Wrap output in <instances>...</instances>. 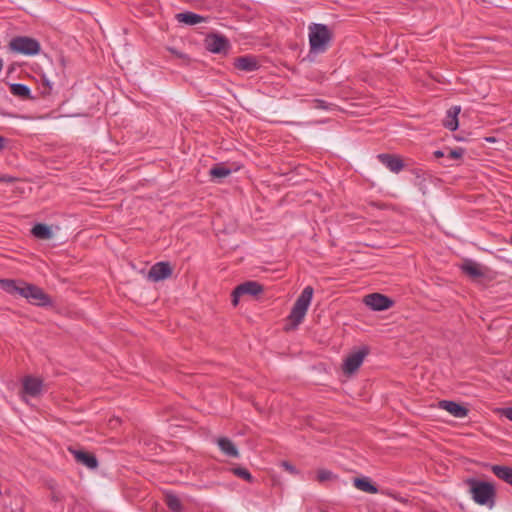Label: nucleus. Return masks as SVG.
Masks as SVG:
<instances>
[{"label":"nucleus","mask_w":512,"mask_h":512,"mask_svg":"<svg viewBox=\"0 0 512 512\" xmlns=\"http://www.w3.org/2000/svg\"><path fill=\"white\" fill-rule=\"evenodd\" d=\"M0 287L9 294H18L26 298L31 304L45 307L50 306V297L38 286L24 281L0 279Z\"/></svg>","instance_id":"obj_1"},{"label":"nucleus","mask_w":512,"mask_h":512,"mask_svg":"<svg viewBox=\"0 0 512 512\" xmlns=\"http://www.w3.org/2000/svg\"><path fill=\"white\" fill-rule=\"evenodd\" d=\"M310 52L324 53L332 39V34L325 24L313 23L309 26Z\"/></svg>","instance_id":"obj_2"},{"label":"nucleus","mask_w":512,"mask_h":512,"mask_svg":"<svg viewBox=\"0 0 512 512\" xmlns=\"http://www.w3.org/2000/svg\"><path fill=\"white\" fill-rule=\"evenodd\" d=\"M472 499L479 505L493 508L495 505V488L492 484L477 479H469Z\"/></svg>","instance_id":"obj_3"},{"label":"nucleus","mask_w":512,"mask_h":512,"mask_svg":"<svg viewBox=\"0 0 512 512\" xmlns=\"http://www.w3.org/2000/svg\"><path fill=\"white\" fill-rule=\"evenodd\" d=\"M313 293V288L311 286H306L295 301L289 314V320L293 329L297 328L298 325L303 321L311 304Z\"/></svg>","instance_id":"obj_4"},{"label":"nucleus","mask_w":512,"mask_h":512,"mask_svg":"<svg viewBox=\"0 0 512 512\" xmlns=\"http://www.w3.org/2000/svg\"><path fill=\"white\" fill-rule=\"evenodd\" d=\"M9 48L15 53L26 56L37 55L41 50L39 41L27 36H17L12 38L9 42Z\"/></svg>","instance_id":"obj_5"},{"label":"nucleus","mask_w":512,"mask_h":512,"mask_svg":"<svg viewBox=\"0 0 512 512\" xmlns=\"http://www.w3.org/2000/svg\"><path fill=\"white\" fill-rule=\"evenodd\" d=\"M369 349L366 346L361 347L357 351L350 353L343 362V372L345 374H352L359 369L365 357L368 355Z\"/></svg>","instance_id":"obj_6"},{"label":"nucleus","mask_w":512,"mask_h":512,"mask_svg":"<svg viewBox=\"0 0 512 512\" xmlns=\"http://www.w3.org/2000/svg\"><path fill=\"white\" fill-rule=\"evenodd\" d=\"M263 291L262 285L256 281H247L238 285L232 293V303L236 306L241 295L257 296Z\"/></svg>","instance_id":"obj_7"},{"label":"nucleus","mask_w":512,"mask_h":512,"mask_svg":"<svg viewBox=\"0 0 512 512\" xmlns=\"http://www.w3.org/2000/svg\"><path fill=\"white\" fill-rule=\"evenodd\" d=\"M364 303L374 311H384L393 306V301L389 297L379 293L367 295Z\"/></svg>","instance_id":"obj_8"},{"label":"nucleus","mask_w":512,"mask_h":512,"mask_svg":"<svg viewBox=\"0 0 512 512\" xmlns=\"http://www.w3.org/2000/svg\"><path fill=\"white\" fill-rule=\"evenodd\" d=\"M205 46L212 53H221L229 48V42L224 36L212 34L205 39Z\"/></svg>","instance_id":"obj_9"},{"label":"nucleus","mask_w":512,"mask_h":512,"mask_svg":"<svg viewBox=\"0 0 512 512\" xmlns=\"http://www.w3.org/2000/svg\"><path fill=\"white\" fill-rule=\"evenodd\" d=\"M171 274L172 269L168 262H158L151 267L148 277L153 281H161L168 278Z\"/></svg>","instance_id":"obj_10"},{"label":"nucleus","mask_w":512,"mask_h":512,"mask_svg":"<svg viewBox=\"0 0 512 512\" xmlns=\"http://www.w3.org/2000/svg\"><path fill=\"white\" fill-rule=\"evenodd\" d=\"M438 406L455 418H464L468 415L469 412L466 407L450 400H442L439 402Z\"/></svg>","instance_id":"obj_11"},{"label":"nucleus","mask_w":512,"mask_h":512,"mask_svg":"<svg viewBox=\"0 0 512 512\" xmlns=\"http://www.w3.org/2000/svg\"><path fill=\"white\" fill-rule=\"evenodd\" d=\"M377 158L393 173H399L404 167L402 159L398 156L383 153L379 154Z\"/></svg>","instance_id":"obj_12"},{"label":"nucleus","mask_w":512,"mask_h":512,"mask_svg":"<svg viewBox=\"0 0 512 512\" xmlns=\"http://www.w3.org/2000/svg\"><path fill=\"white\" fill-rule=\"evenodd\" d=\"M234 66L244 72H253L259 69V63L254 56L246 55L235 59Z\"/></svg>","instance_id":"obj_13"},{"label":"nucleus","mask_w":512,"mask_h":512,"mask_svg":"<svg viewBox=\"0 0 512 512\" xmlns=\"http://www.w3.org/2000/svg\"><path fill=\"white\" fill-rule=\"evenodd\" d=\"M43 383L40 379L35 377H26L23 380V391L31 397H37L42 392Z\"/></svg>","instance_id":"obj_14"},{"label":"nucleus","mask_w":512,"mask_h":512,"mask_svg":"<svg viewBox=\"0 0 512 512\" xmlns=\"http://www.w3.org/2000/svg\"><path fill=\"white\" fill-rule=\"evenodd\" d=\"M216 443L223 454L228 457L238 458L239 451L235 444L227 437H220L216 440Z\"/></svg>","instance_id":"obj_15"},{"label":"nucleus","mask_w":512,"mask_h":512,"mask_svg":"<svg viewBox=\"0 0 512 512\" xmlns=\"http://www.w3.org/2000/svg\"><path fill=\"white\" fill-rule=\"evenodd\" d=\"M460 106H453L447 110L446 117L443 120V125L450 131H455L458 128V114L460 113Z\"/></svg>","instance_id":"obj_16"},{"label":"nucleus","mask_w":512,"mask_h":512,"mask_svg":"<svg viewBox=\"0 0 512 512\" xmlns=\"http://www.w3.org/2000/svg\"><path fill=\"white\" fill-rule=\"evenodd\" d=\"M76 460L90 469H95L98 466V461L94 455L88 454L83 451L71 450Z\"/></svg>","instance_id":"obj_17"},{"label":"nucleus","mask_w":512,"mask_h":512,"mask_svg":"<svg viewBox=\"0 0 512 512\" xmlns=\"http://www.w3.org/2000/svg\"><path fill=\"white\" fill-rule=\"evenodd\" d=\"M175 18L186 25H196L204 21V18L201 15L190 11L178 13Z\"/></svg>","instance_id":"obj_18"},{"label":"nucleus","mask_w":512,"mask_h":512,"mask_svg":"<svg viewBox=\"0 0 512 512\" xmlns=\"http://www.w3.org/2000/svg\"><path fill=\"white\" fill-rule=\"evenodd\" d=\"M492 471L499 479L512 486V468L507 466L494 465L492 467Z\"/></svg>","instance_id":"obj_19"},{"label":"nucleus","mask_w":512,"mask_h":512,"mask_svg":"<svg viewBox=\"0 0 512 512\" xmlns=\"http://www.w3.org/2000/svg\"><path fill=\"white\" fill-rule=\"evenodd\" d=\"M31 232L38 239H50L52 237L50 227L42 223L34 225Z\"/></svg>","instance_id":"obj_20"},{"label":"nucleus","mask_w":512,"mask_h":512,"mask_svg":"<svg viewBox=\"0 0 512 512\" xmlns=\"http://www.w3.org/2000/svg\"><path fill=\"white\" fill-rule=\"evenodd\" d=\"M354 486L364 492L375 494L378 492L376 486H374L367 478H355Z\"/></svg>","instance_id":"obj_21"},{"label":"nucleus","mask_w":512,"mask_h":512,"mask_svg":"<svg viewBox=\"0 0 512 512\" xmlns=\"http://www.w3.org/2000/svg\"><path fill=\"white\" fill-rule=\"evenodd\" d=\"M461 268L464 273H466L467 275H469L473 278L481 277L483 275V272L480 269V266L473 261L465 262Z\"/></svg>","instance_id":"obj_22"},{"label":"nucleus","mask_w":512,"mask_h":512,"mask_svg":"<svg viewBox=\"0 0 512 512\" xmlns=\"http://www.w3.org/2000/svg\"><path fill=\"white\" fill-rule=\"evenodd\" d=\"M11 93L14 96H18L21 98H28L30 96V88L21 83H14L10 86Z\"/></svg>","instance_id":"obj_23"},{"label":"nucleus","mask_w":512,"mask_h":512,"mask_svg":"<svg viewBox=\"0 0 512 512\" xmlns=\"http://www.w3.org/2000/svg\"><path fill=\"white\" fill-rule=\"evenodd\" d=\"M209 174L213 179H222L231 174V169L223 165H216L210 169Z\"/></svg>","instance_id":"obj_24"},{"label":"nucleus","mask_w":512,"mask_h":512,"mask_svg":"<svg viewBox=\"0 0 512 512\" xmlns=\"http://www.w3.org/2000/svg\"><path fill=\"white\" fill-rule=\"evenodd\" d=\"M166 504L173 512H180L182 510V504L177 495L172 493L166 494Z\"/></svg>","instance_id":"obj_25"},{"label":"nucleus","mask_w":512,"mask_h":512,"mask_svg":"<svg viewBox=\"0 0 512 512\" xmlns=\"http://www.w3.org/2000/svg\"><path fill=\"white\" fill-rule=\"evenodd\" d=\"M41 83L43 85V94H50L54 88V81L51 80L46 74L41 75Z\"/></svg>","instance_id":"obj_26"},{"label":"nucleus","mask_w":512,"mask_h":512,"mask_svg":"<svg viewBox=\"0 0 512 512\" xmlns=\"http://www.w3.org/2000/svg\"><path fill=\"white\" fill-rule=\"evenodd\" d=\"M233 472H234L235 475L245 479L248 482L252 481L251 473L247 469H245V468H240V467L239 468H235V469H233Z\"/></svg>","instance_id":"obj_27"},{"label":"nucleus","mask_w":512,"mask_h":512,"mask_svg":"<svg viewBox=\"0 0 512 512\" xmlns=\"http://www.w3.org/2000/svg\"><path fill=\"white\" fill-rule=\"evenodd\" d=\"M334 477V474L327 469H321L317 472V479L320 482L331 480Z\"/></svg>","instance_id":"obj_28"},{"label":"nucleus","mask_w":512,"mask_h":512,"mask_svg":"<svg viewBox=\"0 0 512 512\" xmlns=\"http://www.w3.org/2000/svg\"><path fill=\"white\" fill-rule=\"evenodd\" d=\"M281 466L287 471L289 472L290 474H293V475H298L299 474V471L296 469L295 466H293L292 464H290L289 462L287 461H284L281 463Z\"/></svg>","instance_id":"obj_29"},{"label":"nucleus","mask_w":512,"mask_h":512,"mask_svg":"<svg viewBox=\"0 0 512 512\" xmlns=\"http://www.w3.org/2000/svg\"><path fill=\"white\" fill-rule=\"evenodd\" d=\"M463 153H464V150H463V149H461V148H459V149H454V150H451V151L449 152V157H450L451 159H459V158H461V157H462Z\"/></svg>","instance_id":"obj_30"},{"label":"nucleus","mask_w":512,"mask_h":512,"mask_svg":"<svg viewBox=\"0 0 512 512\" xmlns=\"http://www.w3.org/2000/svg\"><path fill=\"white\" fill-rule=\"evenodd\" d=\"M500 412L508 420L512 421V407L503 408L500 410Z\"/></svg>","instance_id":"obj_31"},{"label":"nucleus","mask_w":512,"mask_h":512,"mask_svg":"<svg viewBox=\"0 0 512 512\" xmlns=\"http://www.w3.org/2000/svg\"><path fill=\"white\" fill-rule=\"evenodd\" d=\"M6 141L7 140L4 137L0 136V151L5 148Z\"/></svg>","instance_id":"obj_32"},{"label":"nucleus","mask_w":512,"mask_h":512,"mask_svg":"<svg viewBox=\"0 0 512 512\" xmlns=\"http://www.w3.org/2000/svg\"><path fill=\"white\" fill-rule=\"evenodd\" d=\"M434 156H435L436 158L443 157V156H444V152H443V151H441V150H437V151H435V152H434Z\"/></svg>","instance_id":"obj_33"},{"label":"nucleus","mask_w":512,"mask_h":512,"mask_svg":"<svg viewBox=\"0 0 512 512\" xmlns=\"http://www.w3.org/2000/svg\"><path fill=\"white\" fill-rule=\"evenodd\" d=\"M1 180L5 181V182H11V181H13V178L12 177H8V176H3V177H1Z\"/></svg>","instance_id":"obj_34"},{"label":"nucleus","mask_w":512,"mask_h":512,"mask_svg":"<svg viewBox=\"0 0 512 512\" xmlns=\"http://www.w3.org/2000/svg\"><path fill=\"white\" fill-rule=\"evenodd\" d=\"M487 141L494 142L495 140H494V138H487Z\"/></svg>","instance_id":"obj_35"},{"label":"nucleus","mask_w":512,"mask_h":512,"mask_svg":"<svg viewBox=\"0 0 512 512\" xmlns=\"http://www.w3.org/2000/svg\"><path fill=\"white\" fill-rule=\"evenodd\" d=\"M511 244H512V235H511Z\"/></svg>","instance_id":"obj_36"}]
</instances>
